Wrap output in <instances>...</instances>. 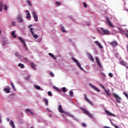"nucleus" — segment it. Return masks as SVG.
Segmentation results:
<instances>
[{"instance_id":"obj_18","label":"nucleus","mask_w":128,"mask_h":128,"mask_svg":"<svg viewBox=\"0 0 128 128\" xmlns=\"http://www.w3.org/2000/svg\"><path fill=\"white\" fill-rule=\"evenodd\" d=\"M106 20H107V24H108V26H110L112 27V22H110V19H108V18H106Z\"/></svg>"},{"instance_id":"obj_6","label":"nucleus","mask_w":128,"mask_h":128,"mask_svg":"<svg viewBox=\"0 0 128 128\" xmlns=\"http://www.w3.org/2000/svg\"><path fill=\"white\" fill-rule=\"evenodd\" d=\"M89 86H90L92 88L93 90H96V92H100V89H98V88L96 87V86L92 85V84L90 83V84H89Z\"/></svg>"},{"instance_id":"obj_53","label":"nucleus","mask_w":128,"mask_h":128,"mask_svg":"<svg viewBox=\"0 0 128 128\" xmlns=\"http://www.w3.org/2000/svg\"><path fill=\"white\" fill-rule=\"evenodd\" d=\"M128 33H126L125 34V36H127V38H128V30L127 31Z\"/></svg>"},{"instance_id":"obj_35","label":"nucleus","mask_w":128,"mask_h":128,"mask_svg":"<svg viewBox=\"0 0 128 128\" xmlns=\"http://www.w3.org/2000/svg\"><path fill=\"white\" fill-rule=\"evenodd\" d=\"M98 66H99V68H102V64H100V62H97Z\"/></svg>"},{"instance_id":"obj_29","label":"nucleus","mask_w":128,"mask_h":128,"mask_svg":"<svg viewBox=\"0 0 128 128\" xmlns=\"http://www.w3.org/2000/svg\"><path fill=\"white\" fill-rule=\"evenodd\" d=\"M34 88H36V90H40V86L38 85H34Z\"/></svg>"},{"instance_id":"obj_3","label":"nucleus","mask_w":128,"mask_h":128,"mask_svg":"<svg viewBox=\"0 0 128 128\" xmlns=\"http://www.w3.org/2000/svg\"><path fill=\"white\" fill-rule=\"evenodd\" d=\"M82 110H83V112H84V114H86V116H88V118H92V115L88 111V110L84 109V108H82Z\"/></svg>"},{"instance_id":"obj_12","label":"nucleus","mask_w":128,"mask_h":128,"mask_svg":"<svg viewBox=\"0 0 128 128\" xmlns=\"http://www.w3.org/2000/svg\"><path fill=\"white\" fill-rule=\"evenodd\" d=\"M25 110L27 112H30V114H31L32 116H34V112H32V111L30 109L26 108Z\"/></svg>"},{"instance_id":"obj_26","label":"nucleus","mask_w":128,"mask_h":128,"mask_svg":"<svg viewBox=\"0 0 128 128\" xmlns=\"http://www.w3.org/2000/svg\"><path fill=\"white\" fill-rule=\"evenodd\" d=\"M105 112L107 114L108 116H112V114L110 113L109 110H105Z\"/></svg>"},{"instance_id":"obj_37","label":"nucleus","mask_w":128,"mask_h":128,"mask_svg":"<svg viewBox=\"0 0 128 128\" xmlns=\"http://www.w3.org/2000/svg\"><path fill=\"white\" fill-rule=\"evenodd\" d=\"M69 95L70 96H74V92H72V91H70L69 92Z\"/></svg>"},{"instance_id":"obj_36","label":"nucleus","mask_w":128,"mask_h":128,"mask_svg":"<svg viewBox=\"0 0 128 128\" xmlns=\"http://www.w3.org/2000/svg\"><path fill=\"white\" fill-rule=\"evenodd\" d=\"M15 56H17L18 58H20V54L18 52H16L15 53Z\"/></svg>"},{"instance_id":"obj_23","label":"nucleus","mask_w":128,"mask_h":128,"mask_svg":"<svg viewBox=\"0 0 128 128\" xmlns=\"http://www.w3.org/2000/svg\"><path fill=\"white\" fill-rule=\"evenodd\" d=\"M18 66H20V68H24V64H22L20 63L18 64Z\"/></svg>"},{"instance_id":"obj_52","label":"nucleus","mask_w":128,"mask_h":128,"mask_svg":"<svg viewBox=\"0 0 128 128\" xmlns=\"http://www.w3.org/2000/svg\"><path fill=\"white\" fill-rule=\"evenodd\" d=\"M2 122V114H0V124Z\"/></svg>"},{"instance_id":"obj_15","label":"nucleus","mask_w":128,"mask_h":128,"mask_svg":"<svg viewBox=\"0 0 128 128\" xmlns=\"http://www.w3.org/2000/svg\"><path fill=\"white\" fill-rule=\"evenodd\" d=\"M64 115L66 116H69L70 118H74V116L70 114V113L68 112H64Z\"/></svg>"},{"instance_id":"obj_25","label":"nucleus","mask_w":128,"mask_h":128,"mask_svg":"<svg viewBox=\"0 0 128 128\" xmlns=\"http://www.w3.org/2000/svg\"><path fill=\"white\" fill-rule=\"evenodd\" d=\"M118 46V42H116V41H113L112 46L114 47V46Z\"/></svg>"},{"instance_id":"obj_62","label":"nucleus","mask_w":128,"mask_h":128,"mask_svg":"<svg viewBox=\"0 0 128 128\" xmlns=\"http://www.w3.org/2000/svg\"><path fill=\"white\" fill-rule=\"evenodd\" d=\"M112 116H114V114H112Z\"/></svg>"},{"instance_id":"obj_49","label":"nucleus","mask_w":128,"mask_h":128,"mask_svg":"<svg viewBox=\"0 0 128 128\" xmlns=\"http://www.w3.org/2000/svg\"><path fill=\"white\" fill-rule=\"evenodd\" d=\"M12 24L13 26H16V22H12Z\"/></svg>"},{"instance_id":"obj_47","label":"nucleus","mask_w":128,"mask_h":128,"mask_svg":"<svg viewBox=\"0 0 128 128\" xmlns=\"http://www.w3.org/2000/svg\"><path fill=\"white\" fill-rule=\"evenodd\" d=\"M22 44H23V46H24L25 48H26V44L25 42H23Z\"/></svg>"},{"instance_id":"obj_14","label":"nucleus","mask_w":128,"mask_h":128,"mask_svg":"<svg viewBox=\"0 0 128 128\" xmlns=\"http://www.w3.org/2000/svg\"><path fill=\"white\" fill-rule=\"evenodd\" d=\"M18 22H24V20H22V15H20L18 17Z\"/></svg>"},{"instance_id":"obj_1","label":"nucleus","mask_w":128,"mask_h":128,"mask_svg":"<svg viewBox=\"0 0 128 128\" xmlns=\"http://www.w3.org/2000/svg\"><path fill=\"white\" fill-rule=\"evenodd\" d=\"M72 60L73 62H76L78 68H79L81 70H84V68H82V66H80V62H78V60H76V58L73 57L72 58Z\"/></svg>"},{"instance_id":"obj_39","label":"nucleus","mask_w":128,"mask_h":128,"mask_svg":"<svg viewBox=\"0 0 128 128\" xmlns=\"http://www.w3.org/2000/svg\"><path fill=\"white\" fill-rule=\"evenodd\" d=\"M50 76H51V78H54V73L50 72Z\"/></svg>"},{"instance_id":"obj_33","label":"nucleus","mask_w":128,"mask_h":128,"mask_svg":"<svg viewBox=\"0 0 128 128\" xmlns=\"http://www.w3.org/2000/svg\"><path fill=\"white\" fill-rule=\"evenodd\" d=\"M26 2H27L28 6H32V3L30 1V0H26Z\"/></svg>"},{"instance_id":"obj_58","label":"nucleus","mask_w":128,"mask_h":128,"mask_svg":"<svg viewBox=\"0 0 128 128\" xmlns=\"http://www.w3.org/2000/svg\"><path fill=\"white\" fill-rule=\"evenodd\" d=\"M30 32L32 36H34V31H31Z\"/></svg>"},{"instance_id":"obj_40","label":"nucleus","mask_w":128,"mask_h":128,"mask_svg":"<svg viewBox=\"0 0 128 128\" xmlns=\"http://www.w3.org/2000/svg\"><path fill=\"white\" fill-rule=\"evenodd\" d=\"M56 90H58V92H62V90H60V88H56Z\"/></svg>"},{"instance_id":"obj_44","label":"nucleus","mask_w":128,"mask_h":128,"mask_svg":"<svg viewBox=\"0 0 128 128\" xmlns=\"http://www.w3.org/2000/svg\"><path fill=\"white\" fill-rule=\"evenodd\" d=\"M33 36L35 40H36V38H38V36L36 34H34Z\"/></svg>"},{"instance_id":"obj_19","label":"nucleus","mask_w":128,"mask_h":128,"mask_svg":"<svg viewBox=\"0 0 128 128\" xmlns=\"http://www.w3.org/2000/svg\"><path fill=\"white\" fill-rule=\"evenodd\" d=\"M26 18H30V11L28 10H27L26 11Z\"/></svg>"},{"instance_id":"obj_20","label":"nucleus","mask_w":128,"mask_h":128,"mask_svg":"<svg viewBox=\"0 0 128 128\" xmlns=\"http://www.w3.org/2000/svg\"><path fill=\"white\" fill-rule=\"evenodd\" d=\"M113 28V30L114 32H118V30H120V28L118 27H114V26H112Z\"/></svg>"},{"instance_id":"obj_10","label":"nucleus","mask_w":128,"mask_h":128,"mask_svg":"<svg viewBox=\"0 0 128 128\" xmlns=\"http://www.w3.org/2000/svg\"><path fill=\"white\" fill-rule=\"evenodd\" d=\"M94 43L100 48H102V44H100V43L98 42V41H94Z\"/></svg>"},{"instance_id":"obj_61","label":"nucleus","mask_w":128,"mask_h":128,"mask_svg":"<svg viewBox=\"0 0 128 128\" xmlns=\"http://www.w3.org/2000/svg\"><path fill=\"white\" fill-rule=\"evenodd\" d=\"M2 34V30H0V34Z\"/></svg>"},{"instance_id":"obj_56","label":"nucleus","mask_w":128,"mask_h":128,"mask_svg":"<svg viewBox=\"0 0 128 128\" xmlns=\"http://www.w3.org/2000/svg\"><path fill=\"white\" fill-rule=\"evenodd\" d=\"M6 120L8 122H10V118H7Z\"/></svg>"},{"instance_id":"obj_55","label":"nucleus","mask_w":128,"mask_h":128,"mask_svg":"<svg viewBox=\"0 0 128 128\" xmlns=\"http://www.w3.org/2000/svg\"><path fill=\"white\" fill-rule=\"evenodd\" d=\"M32 24H30V25H29V26H28V28H32Z\"/></svg>"},{"instance_id":"obj_21","label":"nucleus","mask_w":128,"mask_h":128,"mask_svg":"<svg viewBox=\"0 0 128 128\" xmlns=\"http://www.w3.org/2000/svg\"><path fill=\"white\" fill-rule=\"evenodd\" d=\"M43 101L44 102L46 106H48V99L44 98L43 99Z\"/></svg>"},{"instance_id":"obj_48","label":"nucleus","mask_w":128,"mask_h":128,"mask_svg":"<svg viewBox=\"0 0 128 128\" xmlns=\"http://www.w3.org/2000/svg\"><path fill=\"white\" fill-rule=\"evenodd\" d=\"M24 60H25V62H28V58H24Z\"/></svg>"},{"instance_id":"obj_63","label":"nucleus","mask_w":128,"mask_h":128,"mask_svg":"<svg viewBox=\"0 0 128 128\" xmlns=\"http://www.w3.org/2000/svg\"><path fill=\"white\" fill-rule=\"evenodd\" d=\"M110 44H112V42H111Z\"/></svg>"},{"instance_id":"obj_27","label":"nucleus","mask_w":128,"mask_h":128,"mask_svg":"<svg viewBox=\"0 0 128 128\" xmlns=\"http://www.w3.org/2000/svg\"><path fill=\"white\" fill-rule=\"evenodd\" d=\"M2 6H4L2 2H0V12H2Z\"/></svg>"},{"instance_id":"obj_5","label":"nucleus","mask_w":128,"mask_h":128,"mask_svg":"<svg viewBox=\"0 0 128 128\" xmlns=\"http://www.w3.org/2000/svg\"><path fill=\"white\" fill-rule=\"evenodd\" d=\"M83 96H84V99L85 100H86V102H88L90 104V106H94V104L92 103V102L90 101V100H88V98L86 94H84Z\"/></svg>"},{"instance_id":"obj_9","label":"nucleus","mask_w":128,"mask_h":128,"mask_svg":"<svg viewBox=\"0 0 128 128\" xmlns=\"http://www.w3.org/2000/svg\"><path fill=\"white\" fill-rule=\"evenodd\" d=\"M94 43L100 48H102V44H100V43L98 42V41H94Z\"/></svg>"},{"instance_id":"obj_4","label":"nucleus","mask_w":128,"mask_h":128,"mask_svg":"<svg viewBox=\"0 0 128 128\" xmlns=\"http://www.w3.org/2000/svg\"><path fill=\"white\" fill-rule=\"evenodd\" d=\"M32 16L34 18L35 22H38V16L36 13L35 12H32Z\"/></svg>"},{"instance_id":"obj_41","label":"nucleus","mask_w":128,"mask_h":128,"mask_svg":"<svg viewBox=\"0 0 128 128\" xmlns=\"http://www.w3.org/2000/svg\"><path fill=\"white\" fill-rule=\"evenodd\" d=\"M100 86H101V88H104V90H106V88H104V85H102V84H100Z\"/></svg>"},{"instance_id":"obj_60","label":"nucleus","mask_w":128,"mask_h":128,"mask_svg":"<svg viewBox=\"0 0 128 128\" xmlns=\"http://www.w3.org/2000/svg\"><path fill=\"white\" fill-rule=\"evenodd\" d=\"M70 18H72V16H70Z\"/></svg>"},{"instance_id":"obj_16","label":"nucleus","mask_w":128,"mask_h":128,"mask_svg":"<svg viewBox=\"0 0 128 128\" xmlns=\"http://www.w3.org/2000/svg\"><path fill=\"white\" fill-rule=\"evenodd\" d=\"M9 124L12 128H16V126L14 125V122H12V120H10V122Z\"/></svg>"},{"instance_id":"obj_45","label":"nucleus","mask_w":128,"mask_h":128,"mask_svg":"<svg viewBox=\"0 0 128 128\" xmlns=\"http://www.w3.org/2000/svg\"><path fill=\"white\" fill-rule=\"evenodd\" d=\"M83 6H84V8H86L88 6V5L86 4V3L84 2Z\"/></svg>"},{"instance_id":"obj_64","label":"nucleus","mask_w":128,"mask_h":128,"mask_svg":"<svg viewBox=\"0 0 128 128\" xmlns=\"http://www.w3.org/2000/svg\"><path fill=\"white\" fill-rule=\"evenodd\" d=\"M30 128H34V126H31Z\"/></svg>"},{"instance_id":"obj_30","label":"nucleus","mask_w":128,"mask_h":128,"mask_svg":"<svg viewBox=\"0 0 128 128\" xmlns=\"http://www.w3.org/2000/svg\"><path fill=\"white\" fill-rule=\"evenodd\" d=\"M30 66L32 68L36 70V64H34V63L32 62L30 64Z\"/></svg>"},{"instance_id":"obj_22","label":"nucleus","mask_w":128,"mask_h":128,"mask_svg":"<svg viewBox=\"0 0 128 128\" xmlns=\"http://www.w3.org/2000/svg\"><path fill=\"white\" fill-rule=\"evenodd\" d=\"M48 56H50L51 58H54V60H56V56H54V54H52L48 53Z\"/></svg>"},{"instance_id":"obj_31","label":"nucleus","mask_w":128,"mask_h":128,"mask_svg":"<svg viewBox=\"0 0 128 128\" xmlns=\"http://www.w3.org/2000/svg\"><path fill=\"white\" fill-rule=\"evenodd\" d=\"M10 84H11V86H12V88L14 90H16V87L14 86V84L12 82H11Z\"/></svg>"},{"instance_id":"obj_50","label":"nucleus","mask_w":128,"mask_h":128,"mask_svg":"<svg viewBox=\"0 0 128 128\" xmlns=\"http://www.w3.org/2000/svg\"><path fill=\"white\" fill-rule=\"evenodd\" d=\"M108 76H110V78H112V73H109Z\"/></svg>"},{"instance_id":"obj_13","label":"nucleus","mask_w":128,"mask_h":128,"mask_svg":"<svg viewBox=\"0 0 128 128\" xmlns=\"http://www.w3.org/2000/svg\"><path fill=\"white\" fill-rule=\"evenodd\" d=\"M88 56L89 60H90L91 62H94V57H92V54H90V53H88Z\"/></svg>"},{"instance_id":"obj_17","label":"nucleus","mask_w":128,"mask_h":128,"mask_svg":"<svg viewBox=\"0 0 128 128\" xmlns=\"http://www.w3.org/2000/svg\"><path fill=\"white\" fill-rule=\"evenodd\" d=\"M4 92H6V94H10V88H4L3 90Z\"/></svg>"},{"instance_id":"obj_7","label":"nucleus","mask_w":128,"mask_h":128,"mask_svg":"<svg viewBox=\"0 0 128 128\" xmlns=\"http://www.w3.org/2000/svg\"><path fill=\"white\" fill-rule=\"evenodd\" d=\"M120 64H121L122 66H125L126 68L128 69V64L124 60H121L120 62Z\"/></svg>"},{"instance_id":"obj_11","label":"nucleus","mask_w":128,"mask_h":128,"mask_svg":"<svg viewBox=\"0 0 128 128\" xmlns=\"http://www.w3.org/2000/svg\"><path fill=\"white\" fill-rule=\"evenodd\" d=\"M58 110L60 112L61 114H62L64 112V110L62 109V105H59L58 107Z\"/></svg>"},{"instance_id":"obj_38","label":"nucleus","mask_w":128,"mask_h":128,"mask_svg":"<svg viewBox=\"0 0 128 128\" xmlns=\"http://www.w3.org/2000/svg\"><path fill=\"white\" fill-rule=\"evenodd\" d=\"M3 6H4V10H8V6L4 4H3Z\"/></svg>"},{"instance_id":"obj_54","label":"nucleus","mask_w":128,"mask_h":128,"mask_svg":"<svg viewBox=\"0 0 128 128\" xmlns=\"http://www.w3.org/2000/svg\"><path fill=\"white\" fill-rule=\"evenodd\" d=\"M56 4H57L58 6L60 4V2H56Z\"/></svg>"},{"instance_id":"obj_59","label":"nucleus","mask_w":128,"mask_h":128,"mask_svg":"<svg viewBox=\"0 0 128 128\" xmlns=\"http://www.w3.org/2000/svg\"><path fill=\"white\" fill-rule=\"evenodd\" d=\"M28 78H30V75L28 76Z\"/></svg>"},{"instance_id":"obj_34","label":"nucleus","mask_w":128,"mask_h":128,"mask_svg":"<svg viewBox=\"0 0 128 128\" xmlns=\"http://www.w3.org/2000/svg\"><path fill=\"white\" fill-rule=\"evenodd\" d=\"M105 92L108 96H110V92L108 90H105Z\"/></svg>"},{"instance_id":"obj_42","label":"nucleus","mask_w":128,"mask_h":128,"mask_svg":"<svg viewBox=\"0 0 128 128\" xmlns=\"http://www.w3.org/2000/svg\"><path fill=\"white\" fill-rule=\"evenodd\" d=\"M62 92H66V88L65 87H64L62 88Z\"/></svg>"},{"instance_id":"obj_8","label":"nucleus","mask_w":128,"mask_h":128,"mask_svg":"<svg viewBox=\"0 0 128 128\" xmlns=\"http://www.w3.org/2000/svg\"><path fill=\"white\" fill-rule=\"evenodd\" d=\"M102 30V32L104 34H110V32L108 30H106L102 28H101Z\"/></svg>"},{"instance_id":"obj_43","label":"nucleus","mask_w":128,"mask_h":128,"mask_svg":"<svg viewBox=\"0 0 128 128\" xmlns=\"http://www.w3.org/2000/svg\"><path fill=\"white\" fill-rule=\"evenodd\" d=\"M48 96H52V92L48 91Z\"/></svg>"},{"instance_id":"obj_24","label":"nucleus","mask_w":128,"mask_h":128,"mask_svg":"<svg viewBox=\"0 0 128 128\" xmlns=\"http://www.w3.org/2000/svg\"><path fill=\"white\" fill-rule=\"evenodd\" d=\"M60 30L62 32H65L66 30H64V27L62 26V25H61L60 26Z\"/></svg>"},{"instance_id":"obj_2","label":"nucleus","mask_w":128,"mask_h":128,"mask_svg":"<svg viewBox=\"0 0 128 128\" xmlns=\"http://www.w3.org/2000/svg\"><path fill=\"white\" fill-rule=\"evenodd\" d=\"M113 97L116 100L118 104H120V100H122V98L118 96V94H116V93H113Z\"/></svg>"},{"instance_id":"obj_57","label":"nucleus","mask_w":128,"mask_h":128,"mask_svg":"<svg viewBox=\"0 0 128 128\" xmlns=\"http://www.w3.org/2000/svg\"><path fill=\"white\" fill-rule=\"evenodd\" d=\"M32 30H34L32 28H30V32H32Z\"/></svg>"},{"instance_id":"obj_28","label":"nucleus","mask_w":128,"mask_h":128,"mask_svg":"<svg viewBox=\"0 0 128 128\" xmlns=\"http://www.w3.org/2000/svg\"><path fill=\"white\" fill-rule=\"evenodd\" d=\"M18 38L20 42L22 44L24 42V40L22 37H18Z\"/></svg>"},{"instance_id":"obj_32","label":"nucleus","mask_w":128,"mask_h":128,"mask_svg":"<svg viewBox=\"0 0 128 128\" xmlns=\"http://www.w3.org/2000/svg\"><path fill=\"white\" fill-rule=\"evenodd\" d=\"M12 36L14 37V38H16V32H14L12 31Z\"/></svg>"},{"instance_id":"obj_46","label":"nucleus","mask_w":128,"mask_h":128,"mask_svg":"<svg viewBox=\"0 0 128 128\" xmlns=\"http://www.w3.org/2000/svg\"><path fill=\"white\" fill-rule=\"evenodd\" d=\"M95 60H96V62H100V60H98V57H96Z\"/></svg>"},{"instance_id":"obj_51","label":"nucleus","mask_w":128,"mask_h":128,"mask_svg":"<svg viewBox=\"0 0 128 128\" xmlns=\"http://www.w3.org/2000/svg\"><path fill=\"white\" fill-rule=\"evenodd\" d=\"M82 126H84V128H86V125L84 123H82Z\"/></svg>"}]
</instances>
